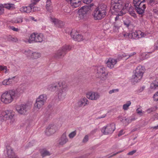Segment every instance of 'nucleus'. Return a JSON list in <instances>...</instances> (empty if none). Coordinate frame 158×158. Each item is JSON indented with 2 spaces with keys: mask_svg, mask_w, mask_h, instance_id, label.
I'll return each instance as SVG.
<instances>
[{
  "mask_svg": "<svg viewBox=\"0 0 158 158\" xmlns=\"http://www.w3.org/2000/svg\"><path fill=\"white\" fill-rule=\"evenodd\" d=\"M115 129V124L114 123L108 125L104 127L102 129V132L104 135L111 134L113 132Z\"/></svg>",
  "mask_w": 158,
  "mask_h": 158,
  "instance_id": "obj_11",
  "label": "nucleus"
},
{
  "mask_svg": "<svg viewBox=\"0 0 158 158\" xmlns=\"http://www.w3.org/2000/svg\"><path fill=\"white\" fill-rule=\"evenodd\" d=\"M60 87L58 93V97L60 100L64 99L66 95V91L68 88L67 84L65 81H62L58 83Z\"/></svg>",
  "mask_w": 158,
  "mask_h": 158,
  "instance_id": "obj_4",
  "label": "nucleus"
},
{
  "mask_svg": "<svg viewBox=\"0 0 158 158\" xmlns=\"http://www.w3.org/2000/svg\"><path fill=\"white\" fill-rule=\"evenodd\" d=\"M111 8L114 10L113 12L118 13L115 18V20H118L119 19V16L123 14L122 10L126 9L129 4L126 3L125 0H111Z\"/></svg>",
  "mask_w": 158,
  "mask_h": 158,
  "instance_id": "obj_1",
  "label": "nucleus"
},
{
  "mask_svg": "<svg viewBox=\"0 0 158 158\" xmlns=\"http://www.w3.org/2000/svg\"><path fill=\"white\" fill-rule=\"evenodd\" d=\"M56 130V126L54 125H49L46 128L45 133L47 135H50L55 132Z\"/></svg>",
  "mask_w": 158,
  "mask_h": 158,
  "instance_id": "obj_15",
  "label": "nucleus"
},
{
  "mask_svg": "<svg viewBox=\"0 0 158 158\" xmlns=\"http://www.w3.org/2000/svg\"><path fill=\"white\" fill-rule=\"evenodd\" d=\"M76 131H75L70 133L69 135V136L70 138H73L76 135Z\"/></svg>",
  "mask_w": 158,
  "mask_h": 158,
  "instance_id": "obj_41",
  "label": "nucleus"
},
{
  "mask_svg": "<svg viewBox=\"0 0 158 158\" xmlns=\"http://www.w3.org/2000/svg\"><path fill=\"white\" fill-rule=\"evenodd\" d=\"M0 69L1 70H5L6 71L7 68L6 66H2L1 65L0 66Z\"/></svg>",
  "mask_w": 158,
  "mask_h": 158,
  "instance_id": "obj_58",
  "label": "nucleus"
},
{
  "mask_svg": "<svg viewBox=\"0 0 158 158\" xmlns=\"http://www.w3.org/2000/svg\"><path fill=\"white\" fill-rule=\"evenodd\" d=\"M51 21L54 24L56 27H58L61 28L64 26V23L63 22L57 19L51 17Z\"/></svg>",
  "mask_w": 158,
  "mask_h": 158,
  "instance_id": "obj_17",
  "label": "nucleus"
},
{
  "mask_svg": "<svg viewBox=\"0 0 158 158\" xmlns=\"http://www.w3.org/2000/svg\"><path fill=\"white\" fill-rule=\"evenodd\" d=\"M106 14V6L102 4L94 11L92 15L95 20H100L105 17Z\"/></svg>",
  "mask_w": 158,
  "mask_h": 158,
  "instance_id": "obj_3",
  "label": "nucleus"
},
{
  "mask_svg": "<svg viewBox=\"0 0 158 158\" xmlns=\"http://www.w3.org/2000/svg\"><path fill=\"white\" fill-rule=\"evenodd\" d=\"M114 29L115 30H118L120 27V25L119 24H117V23L116 22H115L114 24Z\"/></svg>",
  "mask_w": 158,
  "mask_h": 158,
  "instance_id": "obj_51",
  "label": "nucleus"
},
{
  "mask_svg": "<svg viewBox=\"0 0 158 158\" xmlns=\"http://www.w3.org/2000/svg\"><path fill=\"white\" fill-rule=\"evenodd\" d=\"M44 39V35L41 33H33L32 34L28 40L29 43L34 42H41Z\"/></svg>",
  "mask_w": 158,
  "mask_h": 158,
  "instance_id": "obj_7",
  "label": "nucleus"
},
{
  "mask_svg": "<svg viewBox=\"0 0 158 158\" xmlns=\"http://www.w3.org/2000/svg\"><path fill=\"white\" fill-rule=\"evenodd\" d=\"M130 123H131L132 121L135 120L136 119L135 117L133 116H131L128 117Z\"/></svg>",
  "mask_w": 158,
  "mask_h": 158,
  "instance_id": "obj_54",
  "label": "nucleus"
},
{
  "mask_svg": "<svg viewBox=\"0 0 158 158\" xmlns=\"http://www.w3.org/2000/svg\"><path fill=\"white\" fill-rule=\"evenodd\" d=\"M117 61V59L112 58H109L106 64L107 67L110 69L114 68V66L116 64Z\"/></svg>",
  "mask_w": 158,
  "mask_h": 158,
  "instance_id": "obj_16",
  "label": "nucleus"
},
{
  "mask_svg": "<svg viewBox=\"0 0 158 158\" xmlns=\"http://www.w3.org/2000/svg\"><path fill=\"white\" fill-rule=\"evenodd\" d=\"M128 36H129V38H132L136 39H139V37H138L137 31L135 32L130 33V34Z\"/></svg>",
  "mask_w": 158,
  "mask_h": 158,
  "instance_id": "obj_25",
  "label": "nucleus"
},
{
  "mask_svg": "<svg viewBox=\"0 0 158 158\" xmlns=\"http://www.w3.org/2000/svg\"><path fill=\"white\" fill-rule=\"evenodd\" d=\"M68 141L65 133H64L59 140V144L60 145H63L65 144Z\"/></svg>",
  "mask_w": 158,
  "mask_h": 158,
  "instance_id": "obj_19",
  "label": "nucleus"
},
{
  "mask_svg": "<svg viewBox=\"0 0 158 158\" xmlns=\"http://www.w3.org/2000/svg\"><path fill=\"white\" fill-rule=\"evenodd\" d=\"M50 155L49 152L46 150L41 152V155L43 157L45 156H49Z\"/></svg>",
  "mask_w": 158,
  "mask_h": 158,
  "instance_id": "obj_42",
  "label": "nucleus"
},
{
  "mask_svg": "<svg viewBox=\"0 0 158 158\" xmlns=\"http://www.w3.org/2000/svg\"><path fill=\"white\" fill-rule=\"evenodd\" d=\"M46 8L47 11L50 13L53 11L52 6L51 0H47V1Z\"/></svg>",
  "mask_w": 158,
  "mask_h": 158,
  "instance_id": "obj_21",
  "label": "nucleus"
},
{
  "mask_svg": "<svg viewBox=\"0 0 158 158\" xmlns=\"http://www.w3.org/2000/svg\"><path fill=\"white\" fill-rule=\"evenodd\" d=\"M124 132H123V130H121L119 133L118 134V136H120L123 134Z\"/></svg>",
  "mask_w": 158,
  "mask_h": 158,
  "instance_id": "obj_63",
  "label": "nucleus"
},
{
  "mask_svg": "<svg viewBox=\"0 0 158 158\" xmlns=\"http://www.w3.org/2000/svg\"><path fill=\"white\" fill-rule=\"evenodd\" d=\"M71 47L69 45H65L60 48L55 54L54 56L57 58H61L64 57L66 53L71 50Z\"/></svg>",
  "mask_w": 158,
  "mask_h": 158,
  "instance_id": "obj_6",
  "label": "nucleus"
},
{
  "mask_svg": "<svg viewBox=\"0 0 158 158\" xmlns=\"http://www.w3.org/2000/svg\"><path fill=\"white\" fill-rule=\"evenodd\" d=\"M6 154L8 158H19L15 153L12 148L10 146H6Z\"/></svg>",
  "mask_w": 158,
  "mask_h": 158,
  "instance_id": "obj_13",
  "label": "nucleus"
},
{
  "mask_svg": "<svg viewBox=\"0 0 158 158\" xmlns=\"http://www.w3.org/2000/svg\"><path fill=\"white\" fill-rule=\"evenodd\" d=\"M44 103L36 99V102L34 104V106L35 107L39 109L43 106Z\"/></svg>",
  "mask_w": 158,
  "mask_h": 158,
  "instance_id": "obj_23",
  "label": "nucleus"
},
{
  "mask_svg": "<svg viewBox=\"0 0 158 158\" xmlns=\"http://www.w3.org/2000/svg\"><path fill=\"white\" fill-rule=\"evenodd\" d=\"M3 12V7L2 5H0V14H1Z\"/></svg>",
  "mask_w": 158,
  "mask_h": 158,
  "instance_id": "obj_60",
  "label": "nucleus"
},
{
  "mask_svg": "<svg viewBox=\"0 0 158 158\" xmlns=\"http://www.w3.org/2000/svg\"><path fill=\"white\" fill-rule=\"evenodd\" d=\"M144 71V67L141 66H138L135 70V74L132 76L131 79L136 82L138 81L142 78Z\"/></svg>",
  "mask_w": 158,
  "mask_h": 158,
  "instance_id": "obj_5",
  "label": "nucleus"
},
{
  "mask_svg": "<svg viewBox=\"0 0 158 158\" xmlns=\"http://www.w3.org/2000/svg\"><path fill=\"white\" fill-rule=\"evenodd\" d=\"M119 91V89H113L109 91V93L110 94H111L113 93L116 92H118Z\"/></svg>",
  "mask_w": 158,
  "mask_h": 158,
  "instance_id": "obj_47",
  "label": "nucleus"
},
{
  "mask_svg": "<svg viewBox=\"0 0 158 158\" xmlns=\"http://www.w3.org/2000/svg\"><path fill=\"white\" fill-rule=\"evenodd\" d=\"M135 7L137 12L138 14L140 15H142L144 13L145 9L146 8V7H140L139 6Z\"/></svg>",
  "mask_w": 158,
  "mask_h": 158,
  "instance_id": "obj_26",
  "label": "nucleus"
},
{
  "mask_svg": "<svg viewBox=\"0 0 158 158\" xmlns=\"http://www.w3.org/2000/svg\"><path fill=\"white\" fill-rule=\"evenodd\" d=\"M12 83V80L10 78L5 80L2 82V84L3 85H9L11 84Z\"/></svg>",
  "mask_w": 158,
  "mask_h": 158,
  "instance_id": "obj_30",
  "label": "nucleus"
},
{
  "mask_svg": "<svg viewBox=\"0 0 158 158\" xmlns=\"http://www.w3.org/2000/svg\"><path fill=\"white\" fill-rule=\"evenodd\" d=\"M84 102L83 98L80 99L77 102V106L79 107H81L83 106H84Z\"/></svg>",
  "mask_w": 158,
  "mask_h": 158,
  "instance_id": "obj_35",
  "label": "nucleus"
},
{
  "mask_svg": "<svg viewBox=\"0 0 158 158\" xmlns=\"http://www.w3.org/2000/svg\"><path fill=\"white\" fill-rule=\"evenodd\" d=\"M10 39L12 42H17L18 41V39L16 37H11L10 38Z\"/></svg>",
  "mask_w": 158,
  "mask_h": 158,
  "instance_id": "obj_50",
  "label": "nucleus"
},
{
  "mask_svg": "<svg viewBox=\"0 0 158 158\" xmlns=\"http://www.w3.org/2000/svg\"><path fill=\"white\" fill-rule=\"evenodd\" d=\"M40 0H31V4L32 5H35L39 2Z\"/></svg>",
  "mask_w": 158,
  "mask_h": 158,
  "instance_id": "obj_49",
  "label": "nucleus"
},
{
  "mask_svg": "<svg viewBox=\"0 0 158 158\" xmlns=\"http://www.w3.org/2000/svg\"><path fill=\"white\" fill-rule=\"evenodd\" d=\"M129 34H130V33H124L123 34V35L125 38H129V36H128Z\"/></svg>",
  "mask_w": 158,
  "mask_h": 158,
  "instance_id": "obj_62",
  "label": "nucleus"
},
{
  "mask_svg": "<svg viewBox=\"0 0 158 158\" xmlns=\"http://www.w3.org/2000/svg\"><path fill=\"white\" fill-rule=\"evenodd\" d=\"M34 5H32V7H31V12H33L39 11L40 10V8L36 6H34Z\"/></svg>",
  "mask_w": 158,
  "mask_h": 158,
  "instance_id": "obj_44",
  "label": "nucleus"
},
{
  "mask_svg": "<svg viewBox=\"0 0 158 158\" xmlns=\"http://www.w3.org/2000/svg\"><path fill=\"white\" fill-rule=\"evenodd\" d=\"M15 5L12 4H7L4 5V7L8 9H10L14 7Z\"/></svg>",
  "mask_w": 158,
  "mask_h": 158,
  "instance_id": "obj_38",
  "label": "nucleus"
},
{
  "mask_svg": "<svg viewBox=\"0 0 158 158\" xmlns=\"http://www.w3.org/2000/svg\"><path fill=\"white\" fill-rule=\"evenodd\" d=\"M36 99L44 103L46 102L47 99V96L45 94H43L40 95Z\"/></svg>",
  "mask_w": 158,
  "mask_h": 158,
  "instance_id": "obj_27",
  "label": "nucleus"
},
{
  "mask_svg": "<svg viewBox=\"0 0 158 158\" xmlns=\"http://www.w3.org/2000/svg\"><path fill=\"white\" fill-rule=\"evenodd\" d=\"M88 140V136L87 135H86L84 138L83 139L82 142L83 143H86V142Z\"/></svg>",
  "mask_w": 158,
  "mask_h": 158,
  "instance_id": "obj_52",
  "label": "nucleus"
},
{
  "mask_svg": "<svg viewBox=\"0 0 158 158\" xmlns=\"http://www.w3.org/2000/svg\"><path fill=\"white\" fill-rule=\"evenodd\" d=\"M150 88L154 90L158 89V79H156L151 84Z\"/></svg>",
  "mask_w": 158,
  "mask_h": 158,
  "instance_id": "obj_22",
  "label": "nucleus"
},
{
  "mask_svg": "<svg viewBox=\"0 0 158 158\" xmlns=\"http://www.w3.org/2000/svg\"><path fill=\"white\" fill-rule=\"evenodd\" d=\"M90 9V6H85L81 7L78 10L79 15L80 18L82 19H84Z\"/></svg>",
  "mask_w": 158,
  "mask_h": 158,
  "instance_id": "obj_10",
  "label": "nucleus"
},
{
  "mask_svg": "<svg viewBox=\"0 0 158 158\" xmlns=\"http://www.w3.org/2000/svg\"><path fill=\"white\" fill-rule=\"evenodd\" d=\"M157 109L156 106H153L150 108L146 110V111L148 113H149L153 111H156Z\"/></svg>",
  "mask_w": 158,
  "mask_h": 158,
  "instance_id": "obj_34",
  "label": "nucleus"
},
{
  "mask_svg": "<svg viewBox=\"0 0 158 158\" xmlns=\"http://www.w3.org/2000/svg\"><path fill=\"white\" fill-rule=\"evenodd\" d=\"M136 112L137 114H139L142 115V110H140V108H138L136 110Z\"/></svg>",
  "mask_w": 158,
  "mask_h": 158,
  "instance_id": "obj_53",
  "label": "nucleus"
},
{
  "mask_svg": "<svg viewBox=\"0 0 158 158\" xmlns=\"http://www.w3.org/2000/svg\"><path fill=\"white\" fill-rule=\"evenodd\" d=\"M75 35H76V37L74 38V40L75 41H80L83 40V36L82 35H80L78 32L75 30H72V35L74 36Z\"/></svg>",
  "mask_w": 158,
  "mask_h": 158,
  "instance_id": "obj_20",
  "label": "nucleus"
},
{
  "mask_svg": "<svg viewBox=\"0 0 158 158\" xmlns=\"http://www.w3.org/2000/svg\"><path fill=\"white\" fill-rule=\"evenodd\" d=\"M83 99L84 102V106L88 105L89 104V102L88 99L86 98H83Z\"/></svg>",
  "mask_w": 158,
  "mask_h": 158,
  "instance_id": "obj_48",
  "label": "nucleus"
},
{
  "mask_svg": "<svg viewBox=\"0 0 158 158\" xmlns=\"http://www.w3.org/2000/svg\"><path fill=\"white\" fill-rule=\"evenodd\" d=\"M22 93V91L19 89H18L15 90H9L2 94L1 100L4 103H10L14 99H16L19 97Z\"/></svg>",
  "mask_w": 158,
  "mask_h": 158,
  "instance_id": "obj_2",
  "label": "nucleus"
},
{
  "mask_svg": "<svg viewBox=\"0 0 158 158\" xmlns=\"http://www.w3.org/2000/svg\"><path fill=\"white\" fill-rule=\"evenodd\" d=\"M154 46L156 49H158V40L155 44Z\"/></svg>",
  "mask_w": 158,
  "mask_h": 158,
  "instance_id": "obj_59",
  "label": "nucleus"
},
{
  "mask_svg": "<svg viewBox=\"0 0 158 158\" xmlns=\"http://www.w3.org/2000/svg\"><path fill=\"white\" fill-rule=\"evenodd\" d=\"M41 56V54L40 53L35 52H33L32 58L36 59L39 58H40Z\"/></svg>",
  "mask_w": 158,
  "mask_h": 158,
  "instance_id": "obj_32",
  "label": "nucleus"
},
{
  "mask_svg": "<svg viewBox=\"0 0 158 158\" xmlns=\"http://www.w3.org/2000/svg\"><path fill=\"white\" fill-rule=\"evenodd\" d=\"M86 97L90 100H96L99 98L100 95L97 92H90L87 94Z\"/></svg>",
  "mask_w": 158,
  "mask_h": 158,
  "instance_id": "obj_14",
  "label": "nucleus"
},
{
  "mask_svg": "<svg viewBox=\"0 0 158 158\" xmlns=\"http://www.w3.org/2000/svg\"><path fill=\"white\" fill-rule=\"evenodd\" d=\"M131 102L130 101H128L126 103L124 104L123 107V109L125 110H127L129 107L131 105Z\"/></svg>",
  "mask_w": 158,
  "mask_h": 158,
  "instance_id": "obj_31",
  "label": "nucleus"
},
{
  "mask_svg": "<svg viewBox=\"0 0 158 158\" xmlns=\"http://www.w3.org/2000/svg\"><path fill=\"white\" fill-rule=\"evenodd\" d=\"M93 0H83V2L85 3L88 4L90 3Z\"/></svg>",
  "mask_w": 158,
  "mask_h": 158,
  "instance_id": "obj_61",
  "label": "nucleus"
},
{
  "mask_svg": "<svg viewBox=\"0 0 158 158\" xmlns=\"http://www.w3.org/2000/svg\"><path fill=\"white\" fill-rule=\"evenodd\" d=\"M131 22L130 21L127 19L124 21V24L126 25L127 27H129V26L131 24Z\"/></svg>",
  "mask_w": 158,
  "mask_h": 158,
  "instance_id": "obj_43",
  "label": "nucleus"
},
{
  "mask_svg": "<svg viewBox=\"0 0 158 158\" xmlns=\"http://www.w3.org/2000/svg\"><path fill=\"white\" fill-rule=\"evenodd\" d=\"M31 108V106L27 104H21L15 106L16 111L20 114H25Z\"/></svg>",
  "mask_w": 158,
  "mask_h": 158,
  "instance_id": "obj_9",
  "label": "nucleus"
},
{
  "mask_svg": "<svg viewBox=\"0 0 158 158\" xmlns=\"http://www.w3.org/2000/svg\"><path fill=\"white\" fill-rule=\"evenodd\" d=\"M120 121L125 126L128 125L130 123L128 117H123L121 118Z\"/></svg>",
  "mask_w": 158,
  "mask_h": 158,
  "instance_id": "obj_28",
  "label": "nucleus"
},
{
  "mask_svg": "<svg viewBox=\"0 0 158 158\" xmlns=\"http://www.w3.org/2000/svg\"><path fill=\"white\" fill-rule=\"evenodd\" d=\"M95 72L96 77L102 80L106 77L108 74L105 68L102 66L96 67L95 69Z\"/></svg>",
  "mask_w": 158,
  "mask_h": 158,
  "instance_id": "obj_8",
  "label": "nucleus"
},
{
  "mask_svg": "<svg viewBox=\"0 0 158 158\" xmlns=\"http://www.w3.org/2000/svg\"><path fill=\"white\" fill-rule=\"evenodd\" d=\"M128 12L129 14L134 18H136V14L135 13V11L133 10V8H130Z\"/></svg>",
  "mask_w": 158,
  "mask_h": 158,
  "instance_id": "obj_33",
  "label": "nucleus"
},
{
  "mask_svg": "<svg viewBox=\"0 0 158 158\" xmlns=\"http://www.w3.org/2000/svg\"><path fill=\"white\" fill-rule=\"evenodd\" d=\"M154 4L155 1L153 0H150L148 2V4L151 6L153 5Z\"/></svg>",
  "mask_w": 158,
  "mask_h": 158,
  "instance_id": "obj_56",
  "label": "nucleus"
},
{
  "mask_svg": "<svg viewBox=\"0 0 158 158\" xmlns=\"http://www.w3.org/2000/svg\"><path fill=\"white\" fill-rule=\"evenodd\" d=\"M5 116L2 115V112L0 115V120L1 121L6 120V118L5 117Z\"/></svg>",
  "mask_w": 158,
  "mask_h": 158,
  "instance_id": "obj_46",
  "label": "nucleus"
},
{
  "mask_svg": "<svg viewBox=\"0 0 158 158\" xmlns=\"http://www.w3.org/2000/svg\"><path fill=\"white\" fill-rule=\"evenodd\" d=\"M145 0H133V3L135 7L138 6L139 5L143 2H144Z\"/></svg>",
  "mask_w": 158,
  "mask_h": 158,
  "instance_id": "obj_29",
  "label": "nucleus"
},
{
  "mask_svg": "<svg viewBox=\"0 0 158 158\" xmlns=\"http://www.w3.org/2000/svg\"><path fill=\"white\" fill-rule=\"evenodd\" d=\"M136 150H133L129 152L127 154L129 155H132L134 154L136 152Z\"/></svg>",
  "mask_w": 158,
  "mask_h": 158,
  "instance_id": "obj_57",
  "label": "nucleus"
},
{
  "mask_svg": "<svg viewBox=\"0 0 158 158\" xmlns=\"http://www.w3.org/2000/svg\"><path fill=\"white\" fill-rule=\"evenodd\" d=\"M2 115H4L7 120H10L11 122L13 123L15 121L14 117L15 113L11 110H6L2 112Z\"/></svg>",
  "mask_w": 158,
  "mask_h": 158,
  "instance_id": "obj_12",
  "label": "nucleus"
},
{
  "mask_svg": "<svg viewBox=\"0 0 158 158\" xmlns=\"http://www.w3.org/2000/svg\"><path fill=\"white\" fill-rule=\"evenodd\" d=\"M68 2H70V4L72 3L73 2H79L80 1V0H66Z\"/></svg>",
  "mask_w": 158,
  "mask_h": 158,
  "instance_id": "obj_55",
  "label": "nucleus"
},
{
  "mask_svg": "<svg viewBox=\"0 0 158 158\" xmlns=\"http://www.w3.org/2000/svg\"><path fill=\"white\" fill-rule=\"evenodd\" d=\"M56 84H52L48 85V89L51 91H54L58 89V87Z\"/></svg>",
  "mask_w": 158,
  "mask_h": 158,
  "instance_id": "obj_24",
  "label": "nucleus"
},
{
  "mask_svg": "<svg viewBox=\"0 0 158 158\" xmlns=\"http://www.w3.org/2000/svg\"><path fill=\"white\" fill-rule=\"evenodd\" d=\"M153 98L154 101H158V91L154 95Z\"/></svg>",
  "mask_w": 158,
  "mask_h": 158,
  "instance_id": "obj_45",
  "label": "nucleus"
},
{
  "mask_svg": "<svg viewBox=\"0 0 158 158\" xmlns=\"http://www.w3.org/2000/svg\"><path fill=\"white\" fill-rule=\"evenodd\" d=\"M32 4H31L28 6H23L20 8V11L22 13H29L31 12Z\"/></svg>",
  "mask_w": 158,
  "mask_h": 158,
  "instance_id": "obj_18",
  "label": "nucleus"
},
{
  "mask_svg": "<svg viewBox=\"0 0 158 158\" xmlns=\"http://www.w3.org/2000/svg\"><path fill=\"white\" fill-rule=\"evenodd\" d=\"M13 22L15 23H20L23 22L22 18H18L12 21Z\"/></svg>",
  "mask_w": 158,
  "mask_h": 158,
  "instance_id": "obj_40",
  "label": "nucleus"
},
{
  "mask_svg": "<svg viewBox=\"0 0 158 158\" xmlns=\"http://www.w3.org/2000/svg\"><path fill=\"white\" fill-rule=\"evenodd\" d=\"M24 52L26 55L28 56H30L31 57H32L33 52L31 51L30 50H28L27 51H25Z\"/></svg>",
  "mask_w": 158,
  "mask_h": 158,
  "instance_id": "obj_39",
  "label": "nucleus"
},
{
  "mask_svg": "<svg viewBox=\"0 0 158 158\" xmlns=\"http://www.w3.org/2000/svg\"><path fill=\"white\" fill-rule=\"evenodd\" d=\"M11 29L12 30L14 31H19V29L18 28H16L14 27H11Z\"/></svg>",
  "mask_w": 158,
  "mask_h": 158,
  "instance_id": "obj_64",
  "label": "nucleus"
},
{
  "mask_svg": "<svg viewBox=\"0 0 158 158\" xmlns=\"http://www.w3.org/2000/svg\"><path fill=\"white\" fill-rule=\"evenodd\" d=\"M81 3V2L80 1L79 2H73L72 3L70 4L73 7L76 8L79 6Z\"/></svg>",
  "mask_w": 158,
  "mask_h": 158,
  "instance_id": "obj_36",
  "label": "nucleus"
},
{
  "mask_svg": "<svg viewBox=\"0 0 158 158\" xmlns=\"http://www.w3.org/2000/svg\"><path fill=\"white\" fill-rule=\"evenodd\" d=\"M137 33L138 37H139V38L144 37L146 35V34L145 33L142 32L140 31H138Z\"/></svg>",
  "mask_w": 158,
  "mask_h": 158,
  "instance_id": "obj_37",
  "label": "nucleus"
}]
</instances>
